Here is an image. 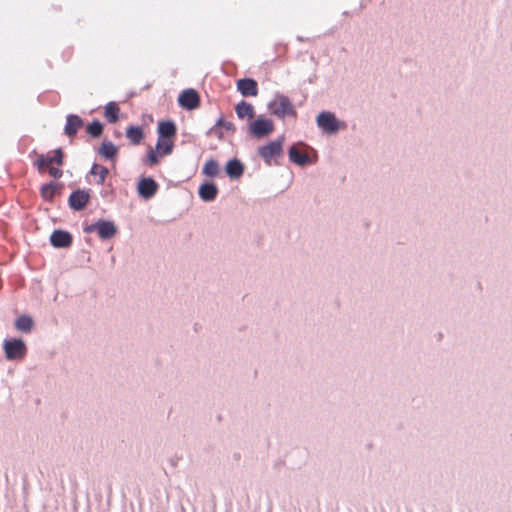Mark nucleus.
I'll return each mask as SVG.
<instances>
[{"label": "nucleus", "instance_id": "1", "mask_svg": "<svg viewBox=\"0 0 512 512\" xmlns=\"http://www.w3.org/2000/svg\"><path fill=\"white\" fill-rule=\"evenodd\" d=\"M53 155L48 154H40L34 162V166L37 168L39 173L48 172L49 175L55 179H59L62 177L63 172L57 166L63 165L64 153L61 148L55 149Z\"/></svg>", "mask_w": 512, "mask_h": 512}, {"label": "nucleus", "instance_id": "2", "mask_svg": "<svg viewBox=\"0 0 512 512\" xmlns=\"http://www.w3.org/2000/svg\"><path fill=\"white\" fill-rule=\"evenodd\" d=\"M257 153L267 166L280 165V159L283 157V139L259 146Z\"/></svg>", "mask_w": 512, "mask_h": 512}, {"label": "nucleus", "instance_id": "3", "mask_svg": "<svg viewBox=\"0 0 512 512\" xmlns=\"http://www.w3.org/2000/svg\"><path fill=\"white\" fill-rule=\"evenodd\" d=\"M269 109L271 113L280 119L286 117H297V111L293 106L290 99L282 94H277L275 98L270 102Z\"/></svg>", "mask_w": 512, "mask_h": 512}, {"label": "nucleus", "instance_id": "4", "mask_svg": "<svg viewBox=\"0 0 512 512\" xmlns=\"http://www.w3.org/2000/svg\"><path fill=\"white\" fill-rule=\"evenodd\" d=\"M3 350L7 360H22L27 355L25 342L17 338H7L3 342Z\"/></svg>", "mask_w": 512, "mask_h": 512}, {"label": "nucleus", "instance_id": "5", "mask_svg": "<svg viewBox=\"0 0 512 512\" xmlns=\"http://www.w3.org/2000/svg\"><path fill=\"white\" fill-rule=\"evenodd\" d=\"M85 231L89 233L96 231L102 240H107L116 235L117 228L111 221L99 220L95 224L88 226Z\"/></svg>", "mask_w": 512, "mask_h": 512}, {"label": "nucleus", "instance_id": "6", "mask_svg": "<svg viewBox=\"0 0 512 512\" xmlns=\"http://www.w3.org/2000/svg\"><path fill=\"white\" fill-rule=\"evenodd\" d=\"M274 131V124L272 120L259 117L249 125V132L256 138H262Z\"/></svg>", "mask_w": 512, "mask_h": 512}, {"label": "nucleus", "instance_id": "7", "mask_svg": "<svg viewBox=\"0 0 512 512\" xmlns=\"http://www.w3.org/2000/svg\"><path fill=\"white\" fill-rule=\"evenodd\" d=\"M317 125L325 132L332 134L339 130V122L331 112L324 111L317 116Z\"/></svg>", "mask_w": 512, "mask_h": 512}, {"label": "nucleus", "instance_id": "8", "mask_svg": "<svg viewBox=\"0 0 512 512\" xmlns=\"http://www.w3.org/2000/svg\"><path fill=\"white\" fill-rule=\"evenodd\" d=\"M90 199L89 191L78 189L71 193L69 196L68 202L69 206L76 210L80 211L86 207Z\"/></svg>", "mask_w": 512, "mask_h": 512}, {"label": "nucleus", "instance_id": "9", "mask_svg": "<svg viewBox=\"0 0 512 512\" xmlns=\"http://www.w3.org/2000/svg\"><path fill=\"white\" fill-rule=\"evenodd\" d=\"M137 190L142 198L150 199L156 194L158 184L152 178H142L138 183Z\"/></svg>", "mask_w": 512, "mask_h": 512}, {"label": "nucleus", "instance_id": "10", "mask_svg": "<svg viewBox=\"0 0 512 512\" xmlns=\"http://www.w3.org/2000/svg\"><path fill=\"white\" fill-rule=\"evenodd\" d=\"M178 101L181 107L192 110L199 106V95L195 90L188 89L180 94Z\"/></svg>", "mask_w": 512, "mask_h": 512}, {"label": "nucleus", "instance_id": "11", "mask_svg": "<svg viewBox=\"0 0 512 512\" xmlns=\"http://www.w3.org/2000/svg\"><path fill=\"white\" fill-rule=\"evenodd\" d=\"M50 242L53 247L67 248L72 244V235L64 230H55L50 236Z\"/></svg>", "mask_w": 512, "mask_h": 512}, {"label": "nucleus", "instance_id": "12", "mask_svg": "<svg viewBox=\"0 0 512 512\" xmlns=\"http://www.w3.org/2000/svg\"><path fill=\"white\" fill-rule=\"evenodd\" d=\"M237 89L244 97H254L258 94V84L251 78L238 80Z\"/></svg>", "mask_w": 512, "mask_h": 512}, {"label": "nucleus", "instance_id": "13", "mask_svg": "<svg viewBox=\"0 0 512 512\" xmlns=\"http://www.w3.org/2000/svg\"><path fill=\"white\" fill-rule=\"evenodd\" d=\"M84 125L83 120L78 115H68L66 119V125L64 128V132L69 137H74L78 130L82 128Z\"/></svg>", "mask_w": 512, "mask_h": 512}, {"label": "nucleus", "instance_id": "14", "mask_svg": "<svg viewBox=\"0 0 512 512\" xmlns=\"http://www.w3.org/2000/svg\"><path fill=\"white\" fill-rule=\"evenodd\" d=\"M158 136L162 138H176L177 129L173 121H161L158 124Z\"/></svg>", "mask_w": 512, "mask_h": 512}, {"label": "nucleus", "instance_id": "15", "mask_svg": "<svg viewBox=\"0 0 512 512\" xmlns=\"http://www.w3.org/2000/svg\"><path fill=\"white\" fill-rule=\"evenodd\" d=\"M289 159L291 162L300 166L310 163L309 155L299 150L295 145L291 146L289 149Z\"/></svg>", "mask_w": 512, "mask_h": 512}, {"label": "nucleus", "instance_id": "16", "mask_svg": "<svg viewBox=\"0 0 512 512\" xmlns=\"http://www.w3.org/2000/svg\"><path fill=\"white\" fill-rule=\"evenodd\" d=\"M218 194V188L214 183H204L199 187V196L204 201H213Z\"/></svg>", "mask_w": 512, "mask_h": 512}, {"label": "nucleus", "instance_id": "17", "mask_svg": "<svg viewBox=\"0 0 512 512\" xmlns=\"http://www.w3.org/2000/svg\"><path fill=\"white\" fill-rule=\"evenodd\" d=\"M175 139L162 138L158 136L156 150L160 156H166L172 153Z\"/></svg>", "mask_w": 512, "mask_h": 512}, {"label": "nucleus", "instance_id": "18", "mask_svg": "<svg viewBox=\"0 0 512 512\" xmlns=\"http://www.w3.org/2000/svg\"><path fill=\"white\" fill-rule=\"evenodd\" d=\"M235 111L240 119H252L255 115L254 107L246 101L238 103L235 107Z\"/></svg>", "mask_w": 512, "mask_h": 512}, {"label": "nucleus", "instance_id": "19", "mask_svg": "<svg viewBox=\"0 0 512 512\" xmlns=\"http://www.w3.org/2000/svg\"><path fill=\"white\" fill-rule=\"evenodd\" d=\"M117 153L118 149L111 141H104L99 148V154L108 160L115 161Z\"/></svg>", "mask_w": 512, "mask_h": 512}, {"label": "nucleus", "instance_id": "20", "mask_svg": "<svg viewBox=\"0 0 512 512\" xmlns=\"http://www.w3.org/2000/svg\"><path fill=\"white\" fill-rule=\"evenodd\" d=\"M244 172V167L240 161L233 159L226 164V173L231 178H239Z\"/></svg>", "mask_w": 512, "mask_h": 512}, {"label": "nucleus", "instance_id": "21", "mask_svg": "<svg viewBox=\"0 0 512 512\" xmlns=\"http://www.w3.org/2000/svg\"><path fill=\"white\" fill-rule=\"evenodd\" d=\"M119 112H120V109H119L118 104L116 102H109L105 106L104 116L109 123L113 124L118 121Z\"/></svg>", "mask_w": 512, "mask_h": 512}, {"label": "nucleus", "instance_id": "22", "mask_svg": "<svg viewBox=\"0 0 512 512\" xmlns=\"http://www.w3.org/2000/svg\"><path fill=\"white\" fill-rule=\"evenodd\" d=\"M126 136L133 145H138L144 138V133L139 126H130L127 128Z\"/></svg>", "mask_w": 512, "mask_h": 512}, {"label": "nucleus", "instance_id": "23", "mask_svg": "<svg viewBox=\"0 0 512 512\" xmlns=\"http://www.w3.org/2000/svg\"><path fill=\"white\" fill-rule=\"evenodd\" d=\"M34 322L28 315H21L15 321V328L19 331L29 333L33 328Z\"/></svg>", "mask_w": 512, "mask_h": 512}, {"label": "nucleus", "instance_id": "24", "mask_svg": "<svg viewBox=\"0 0 512 512\" xmlns=\"http://www.w3.org/2000/svg\"><path fill=\"white\" fill-rule=\"evenodd\" d=\"M202 172L208 177H216L220 172L218 162L214 159H209L204 164Z\"/></svg>", "mask_w": 512, "mask_h": 512}, {"label": "nucleus", "instance_id": "25", "mask_svg": "<svg viewBox=\"0 0 512 512\" xmlns=\"http://www.w3.org/2000/svg\"><path fill=\"white\" fill-rule=\"evenodd\" d=\"M108 173H109V170L106 167L96 164V163L93 164V166L90 170L91 175H95L98 177L97 184H99V185H102L105 182Z\"/></svg>", "mask_w": 512, "mask_h": 512}, {"label": "nucleus", "instance_id": "26", "mask_svg": "<svg viewBox=\"0 0 512 512\" xmlns=\"http://www.w3.org/2000/svg\"><path fill=\"white\" fill-rule=\"evenodd\" d=\"M57 185L55 183H48L41 187V197L46 201H52L56 193Z\"/></svg>", "mask_w": 512, "mask_h": 512}, {"label": "nucleus", "instance_id": "27", "mask_svg": "<svg viewBox=\"0 0 512 512\" xmlns=\"http://www.w3.org/2000/svg\"><path fill=\"white\" fill-rule=\"evenodd\" d=\"M86 131L94 138L99 137L102 134L103 125L99 121H93L86 127Z\"/></svg>", "mask_w": 512, "mask_h": 512}, {"label": "nucleus", "instance_id": "28", "mask_svg": "<svg viewBox=\"0 0 512 512\" xmlns=\"http://www.w3.org/2000/svg\"><path fill=\"white\" fill-rule=\"evenodd\" d=\"M158 156L160 155L157 153V150L155 151L152 148H149L145 163L149 166L156 165L159 162Z\"/></svg>", "mask_w": 512, "mask_h": 512}, {"label": "nucleus", "instance_id": "29", "mask_svg": "<svg viewBox=\"0 0 512 512\" xmlns=\"http://www.w3.org/2000/svg\"><path fill=\"white\" fill-rule=\"evenodd\" d=\"M216 127H221V128H224L225 130L229 131V130H233L234 129V125L232 122L230 121H226L225 119L223 118H220L218 119V121L216 122Z\"/></svg>", "mask_w": 512, "mask_h": 512}]
</instances>
